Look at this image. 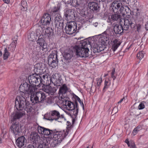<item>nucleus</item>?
<instances>
[{
	"mask_svg": "<svg viewBox=\"0 0 148 148\" xmlns=\"http://www.w3.org/2000/svg\"><path fill=\"white\" fill-rule=\"evenodd\" d=\"M20 88L23 89L25 93L31 95V101L34 104L43 103L46 100V96L44 92H36L38 89L37 87L30 85L26 82L22 84Z\"/></svg>",
	"mask_w": 148,
	"mask_h": 148,
	"instance_id": "f257e3e1",
	"label": "nucleus"
},
{
	"mask_svg": "<svg viewBox=\"0 0 148 148\" xmlns=\"http://www.w3.org/2000/svg\"><path fill=\"white\" fill-rule=\"evenodd\" d=\"M91 42L89 40L81 41L79 44L73 46L75 56L77 57L86 58L89 57L90 54L88 47H91Z\"/></svg>",
	"mask_w": 148,
	"mask_h": 148,
	"instance_id": "f03ea898",
	"label": "nucleus"
},
{
	"mask_svg": "<svg viewBox=\"0 0 148 148\" xmlns=\"http://www.w3.org/2000/svg\"><path fill=\"white\" fill-rule=\"evenodd\" d=\"M124 25H123L120 21V25L116 24L114 27V30L116 34H120L123 33L124 30H127L130 27L132 29H134L135 24L134 23V18L132 19L125 18L123 19Z\"/></svg>",
	"mask_w": 148,
	"mask_h": 148,
	"instance_id": "7ed1b4c3",
	"label": "nucleus"
},
{
	"mask_svg": "<svg viewBox=\"0 0 148 148\" xmlns=\"http://www.w3.org/2000/svg\"><path fill=\"white\" fill-rule=\"evenodd\" d=\"M64 130L63 131L53 132V140L51 143L52 146L55 147L60 144L62 140L67 135H66Z\"/></svg>",
	"mask_w": 148,
	"mask_h": 148,
	"instance_id": "20e7f679",
	"label": "nucleus"
},
{
	"mask_svg": "<svg viewBox=\"0 0 148 148\" xmlns=\"http://www.w3.org/2000/svg\"><path fill=\"white\" fill-rule=\"evenodd\" d=\"M64 29L66 33L68 34H72L76 32H79V29H77L76 23L74 21H71L65 25Z\"/></svg>",
	"mask_w": 148,
	"mask_h": 148,
	"instance_id": "39448f33",
	"label": "nucleus"
},
{
	"mask_svg": "<svg viewBox=\"0 0 148 148\" xmlns=\"http://www.w3.org/2000/svg\"><path fill=\"white\" fill-rule=\"evenodd\" d=\"M27 102L23 96H18L16 98L15 101V107L17 110L19 109L24 110V108Z\"/></svg>",
	"mask_w": 148,
	"mask_h": 148,
	"instance_id": "423d86ee",
	"label": "nucleus"
},
{
	"mask_svg": "<svg viewBox=\"0 0 148 148\" xmlns=\"http://www.w3.org/2000/svg\"><path fill=\"white\" fill-rule=\"evenodd\" d=\"M57 52L56 51H52L49 55L48 59V63L49 66L55 68L57 65L58 62Z\"/></svg>",
	"mask_w": 148,
	"mask_h": 148,
	"instance_id": "0eeeda50",
	"label": "nucleus"
},
{
	"mask_svg": "<svg viewBox=\"0 0 148 148\" xmlns=\"http://www.w3.org/2000/svg\"><path fill=\"white\" fill-rule=\"evenodd\" d=\"M111 10L114 13H121L123 12V6L121 3L119 2L118 1H114L110 6Z\"/></svg>",
	"mask_w": 148,
	"mask_h": 148,
	"instance_id": "6e6552de",
	"label": "nucleus"
},
{
	"mask_svg": "<svg viewBox=\"0 0 148 148\" xmlns=\"http://www.w3.org/2000/svg\"><path fill=\"white\" fill-rule=\"evenodd\" d=\"M52 137H48L43 138V143L39 144L38 148H48V144L49 143L51 140L52 139ZM36 146L35 143L29 144L27 147V148H36Z\"/></svg>",
	"mask_w": 148,
	"mask_h": 148,
	"instance_id": "1a4fd4ad",
	"label": "nucleus"
},
{
	"mask_svg": "<svg viewBox=\"0 0 148 148\" xmlns=\"http://www.w3.org/2000/svg\"><path fill=\"white\" fill-rule=\"evenodd\" d=\"M49 114H51V117L48 119L49 120H55L60 122H62L66 120L63 115H60L59 112L56 110H54L49 113Z\"/></svg>",
	"mask_w": 148,
	"mask_h": 148,
	"instance_id": "9d476101",
	"label": "nucleus"
},
{
	"mask_svg": "<svg viewBox=\"0 0 148 148\" xmlns=\"http://www.w3.org/2000/svg\"><path fill=\"white\" fill-rule=\"evenodd\" d=\"M54 23L55 27L63 29L64 26L66 24L64 23V21L61 17L60 14H58L56 16L54 19Z\"/></svg>",
	"mask_w": 148,
	"mask_h": 148,
	"instance_id": "9b49d317",
	"label": "nucleus"
},
{
	"mask_svg": "<svg viewBox=\"0 0 148 148\" xmlns=\"http://www.w3.org/2000/svg\"><path fill=\"white\" fill-rule=\"evenodd\" d=\"M69 89V88L65 84H62L60 87L58 92L59 99L63 100L66 97V94L68 91Z\"/></svg>",
	"mask_w": 148,
	"mask_h": 148,
	"instance_id": "f8f14e48",
	"label": "nucleus"
},
{
	"mask_svg": "<svg viewBox=\"0 0 148 148\" xmlns=\"http://www.w3.org/2000/svg\"><path fill=\"white\" fill-rule=\"evenodd\" d=\"M64 56L65 60L68 62H70L71 59L75 56L74 51L73 50V46L71 47V49H68L65 50L64 51Z\"/></svg>",
	"mask_w": 148,
	"mask_h": 148,
	"instance_id": "ddd939ff",
	"label": "nucleus"
},
{
	"mask_svg": "<svg viewBox=\"0 0 148 148\" xmlns=\"http://www.w3.org/2000/svg\"><path fill=\"white\" fill-rule=\"evenodd\" d=\"M38 130L39 134L47 136H51L53 132L52 130L40 126L38 127Z\"/></svg>",
	"mask_w": 148,
	"mask_h": 148,
	"instance_id": "4468645a",
	"label": "nucleus"
},
{
	"mask_svg": "<svg viewBox=\"0 0 148 148\" xmlns=\"http://www.w3.org/2000/svg\"><path fill=\"white\" fill-rule=\"evenodd\" d=\"M12 124L11 127V129L14 134L17 135L21 131L19 127L18 122L15 121H12Z\"/></svg>",
	"mask_w": 148,
	"mask_h": 148,
	"instance_id": "2eb2a0df",
	"label": "nucleus"
},
{
	"mask_svg": "<svg viewBox=\"0 0 148 148\" xmlns=\"http://www.w3.org/2000/svg\"><path fill=\"white\" fill-rule=\"evenodd\" d=\"M51 18L50 15L47 13L45 14L42 17L40 21L43 25H49L51 21Z\"/></svg>",
	"mask_w": 148,
	"mask_h": 148,
	"instance_id": "dca6fc26",
	"label": "nucleus"
},
{
	"mask_svg": "<svg viewBox=\"0 0 148 148\" xmlns=\"http://www.w3.org/2000/svg\"><path fill=\"white\" fill-rule=\"evenodd\" d=\"M70 106L68 108V110H75L73 111V114L74 116L76 117L79 111V108L77 102L76 101H75L74 102H71Z\"/></svg>",
	"mask_w": 148,
	"mask_h": 148,
	"instance_id": "f3484780",
	"label": "nucleus"
},
{
	"mask_svg": "<svg viewBox=\"0 0 148 148\" xmlns=\"http://www.w3.org/2000/svg\"><path fill=\"white\" fill-rule=\"evenodd\" d=\"M64 16L65 18L67 21L69 20H74L75 18L74 11L71 9L67 10L65 12Z\"/></svg>",
	"mask_w": 148,
	"mask_h": 148,
	"instance_id": "a211bd4d",
	"label": "nucleus"
},
{
	"mask_svg": "<svg viewBox=\"0 0 148 148\" xmlns=\"http://www.w3.org/2000/svg\"><path fill=\"white\" fill-rule=\"evenodd\" d=\"M25 114V112L24 110L19 109L18 110L17 112L12 114V118L11 121H17L16 120L22 117Z\"/></svg>",
	"mask_w": 148,
	"mask_h": 148,
	"instance_id": "6ab92c4d",
	"label": "nucleus"
},
{
	"mask_svg": "<svg viewBox=\"0 0 148 148\" xmlns=\"http://www.w3.org/2000/svg\"><path fill=\"white\" fill-rule=\"evenodd\" d=\"M104 49V48L102 45H98L97 44H95L92 46L91 45L90 50L91 51H93L94 53L99 52Z\"/></svg>",
	"mask_w": 148,
	"mask_h": 148,
	"instance_id": "aec40b11",
	"label": "nucleus"
},
{
	"mask_svg": "<svg viewBox=\"0 0 148 148\" xmlns=\"http://www.w3.org/2000/svg\"><path fill=\"white\" fill-rule=\"evenodd\" d=\"M43 90L46 92L50 94L53 95L56 91V89L54 87H52L50 86H46L43 88Z\"/></svg>",
	"mask_w": 148,
	"mask_h": 148,
	"instance_id": "412c9836",
	"label": "nucleus"
},
{
	"mask_svg": "<svg viewBox=\"0 0 148 148\" xmlns=\"http://www.w3.org/2000/svg\"><path fill=\"white\" fill-rule=\"evenodd\" d=\"M25 141L26 139L24 136H21L16 140V145L19 148H21L24 145Z\"/></svg>",
	"mask_w": 148,
	"mask_h": 148,
	"instance_id": "4be33fe9",
	"label": "nucleus"
},
{
	"mask_svg": "<svg viewBox=\"0 0 148 148\" xmlns=\"http://www.w3.org/2000/svg\"><path fill=\"white\" fill-rule=\"evenodd\" d=\"M61 7L60 5L58 4L57 6H54L51 9L50 14L52 16H55L60 14V10Z\"/></svg>",
	"mask_w": 148,
	"mask_h": 148,
	"instance_id": "5701e85b",
	"label": "nucleus"
},
{
	"mask_svg": "<svg viewBox=\"0 0 148 148\" xmlns=\"http://www.w3.org/2000/svg\"><path fill=\"white\" fill-rule=\"evenodd\" d=\"M88 6L89 8L93 11H97L99 8L98 4L95 2H90L88 3Z\"/></svg>",
	"mask_w": 148,
	"mask_h": 148,
	"instance_id": "b1692460",
	"label": "nucleus"
},
{
	"mask_svg": "<svg viewBox=\"0 0 148 148\" xmlns=\"http://www.w3.org/2000/svg\"><path fill=\"white\" fill-rule=\"evenodd\" d=\"M50 77V76L49 75H43L42 77H41V84H43L44 85H49L50 84V81L49 80Z\"/></svg>",
	"mask_w": 148,
	"mask_h": 148,
	"instance_id": "393cba45",
	"label": "nucleus"
},
{
	"mask_svg": "<svg viewBox=\"0 0 148 148\" xmlns=\"http://www.w3.org/2000/svg\"><path fill=\"white\" fill-rule=\"evenodd\" d=\"M30 138L36 143L37 142L38 143H41L40 137L37 133L35 132H32L30 135Z\"/></svg>",
	"mask_w": 148,
	"mask_h": 148,
	"instance_id": "a878e982",
	"label": "nucleus"
},
{
	"mask_svg": "<svg viewBox=\"0 0 148 148\" xmlns=\"http://www.w3.org/2000/svg\"><path fill=\"white\" fill-rule=\"evenodd\" d=\"M42 66L41 63H37L34 66V70L36 73H37L38 75L42 73L43 72Z\"/></svg>",
	"mask_w": 148,
	"mask_h": 148,
	"instance_id": "bb28decb",
	"label": "nucleus"
},
{
	"mask_svg": "<svg viewBox=\"0 0 148 148\" xmlns=\"http://www.w3.org/2000/svg\"><path fill=\"white\" fill-rule=\"evenodd\" d=\"M112 44V49L113 51H114L120 45L121 42L117 39H115L113 41Z\"/></svg>",
	"mask_w": 148,
	"mask_h": 148,
	"instance_id": "cd10ccee",
	"label": "nucleus"
},
{
	"mask_svg": "<svg viewBox=\"0 0 148 148\" xmlns=\"http://www.w3.org/2000/svg\"><path fill=\"white\" fill-rule=\"evenodd\" d=\"M37 37L35 32L32 31H30L27 35L28 40L31 41H33L37 38Z\"/></svg>",
	"mask_w": 148,
	"mask_h": 148,
	"instance_id": "c85d7f7f",
	"label": "nucleus"
},
{
	"mask_svg": "<svg viewBox=\"0 0 148 148\" xmlns=\"http://www.w3.org/2000/svg\"><path fill=\"white\" fill-rule=\"evenodd\" d=\"M36 78L37 79L36 80H35V82L34 83V84H33L32 86H34L36 87V86H38L39 87H40L41 84V76H40V75L38 74H36Z\"/></svg>",
	"mask_w": 148,
	"mask_h": 148,
	"instance_id": "c756f323",
	"label": "nucleus"
},
{
	"mask_svg": "<svg viewBox=\"0 0 148 148\" xmlns=\"http://www.w3.org/2000/svg\"><path fill=\"white\" fill-rule=\"evenodd\" d=\"M32 104H30L28 101H27L26 104L24 108V110L26 111L27 113H29L32 111Z\"/></svg>",
	"mask_w": 148,
	"mask_h": 148,
	"instance_id": "7c9ffc66",
	"label": "nucleus"
},
{
	"mask_svg": "<svg viewBox=\"0 0 148 148\" xmlns=\"http://www.w3.org/2000/svg\"><path fill=\"white\" fill-rule=\"evenodd\" d=\"M37 74H33L32 75L29 76L28 77V80L29 82V83L31 84V85L29 84L30 85L32 86L33 84H34V83L35 82V80H36V79L37 78H36Z\"/></svg>",
	"mask_w": 148,
	"mask_h": 148,
	"instance_id": "2f4dec72",
	"label": "nucleus"
},
{
	"mask_svg": "<svg viewBox=\"0 0 148 148\" xmlns=\"http://www.w3.org/2000/svg\"><path fill=\"white\" fill-rule=\"evenodd\" d=\"M122 14L123 15L125 14L127 16H129L130 14H131V10L128 6H123V12H122Z\"/></svg>",
	"mask_w": 148,
	"mask_h": 148,
	"instance_id": "473e14b6",
	"label": "nucleus"
},
{
	"mask_svg": "<svg viewBox=\"0 0 148 148\" xmlns=\"http://www.w3.org/2000/svg\"><path fill=\"white\" fill-rule=\"evenodd\" d=\"M119 13H116L112 14L111 16V18L113 21H120L121 19V16L118 14Z\"/></svg>",
	"mask_w": 148,
	"mask_h": 148,
	"instance_id": "72a5a7b5",
	"label": "nucleus"
},
{
	"mask_svg": "<svg viewBox=\"0 0 148 148\" xmlns=\"http://www.w3.org/2000/svg\"><path fill=\"white\" fill-rule=\"evenodd\" d=\"M10 53L6 48L3 49V60H7L10 56Z\"/></svg>",
	"mask_w": 148,
	"mask_h": 148,
	"instance_id": "f704fd0d",
	"label": "nucleus"
},
{
	"mask_svg": "<svg viewBox=\"0 0 148 148\" xmlns=\"http://www.w3.org/2000/svg\"><path fill=\"white\" fill-rule=\"evenodd\" d=\"M42 51L41 47L39 45L36 47L35 49L33 52L35 55L37 56L39 55H41V53Z\"/></svg>",
	"mask_w": 148,
	"mask_h": 148,
	"instance_id": "c9c22d12",
	"label": "nucleus"
},
{
	"mask_svg": "<svg viewBox=\"0 0 148 148\" xmlns=\"http://www.w3.org/2000/svg\"><path fill=\"white\" fill-rule=\"evenodd\" d=\"M45 34L48 37H50L53 34V30L52 29L49 27L45 31Z\"/></svg>",
	"mask_w": 148,
	"mask_h": 148,
	"instance_id": "e433bc0d",
	"label": "nucleus"
},
{
	"mask_svg": "<svg viewBox=\"0 0 148 148\" xmlns=\"http://www.w3.org/2000/svg\"><path fill=\"white\" fill-rule=\"evenodd\" d=\"M44 37L43 35L39 36L38 39L37 41V43L39 45H42V44L45 43Z\"/></svg>",
	"mask_w": 148,
	"mask_h": 148,
	"instance_id": "4c0bfd02",
	"label": "nucleus"
},
{
	"mask_svg": "<svg viewBox=\"0 0 148 148\" xmlns=\"http://www.w3.org/2000/svg\"><path fill=\"white\" fill-rule=\"evenodd\" d=\"M80 0H70V3L73 6H77L80 5Z\"/></svg>",
	"mask_w": 148,
	"mask_h": 148,
	"instance_id": "58836bf2",
	"label": "nucleus"
},
{
	"mask_svg": "<svg viewBox=\"0 0 148 148\" xmlns=\"http://www.w3.org/2000/svg\"><path fill=\"white\" fill-rule=\"evenodd\" d=\"M73 126L71 125V123L69 121L67 122V127L66 129L65 132L66 133V135H67L69 134V132L71 128Z\"/></svg>",
	"mask_w": 148,
	"mask_h": 148,
	"instance_id": "ea45409f",
	"label": "nucleus"
},
{
	"mask_svg": "<svg viewBox=\"0 0 148 148\" xmlns=\"http://www.w3.org/2000/svg\"><path fill=\"white\" fill-rule=\"evenodd\" d=\"M63 103V105L66 106L65 108L68 110V108L70 106V104L71 102L70 101L65 100L64 99L62 100Z\"/></svg>",
	"mask_w": 148,
	"mask_h": 148,
	"instance_id": "a19ab883",
	"label": "nucleus"
},
{
	"mask_svg": "<svg viewBox=\"0 0 148 148\" xmlns=\"http://www.w3.org/2000/svg\"><path fill=\"white\" fill-rule=\"evenodd\" d=\"M40 46L41 47L42 51L46 52L48 51V47L46 43L45 42L42 44V45H40Z\"/></svg>",
	"mask_w": 148,
	"mask_h": 148,
	"instance_id": "79ce46f5",
	"label": "nucleus"
},
{
	"mask_svg": "<svg viewBox=\"0 0 148 148\" xmlns=\"http://www.w3.org/2000/svg\"><path fill=\"white\" fill-rule=\"evenodd\" d=\"M42 30V27L41 26H39L38 29H36L35 34L37 35V37L41 35V31Z\"/></svg>",
	"mask_w": 148,
	"mask_h": 148,
	"instance_id": "37998d69",
	"label": "nucleus"
},
{
	"mask_svg": "<svg viewBox=\"0 0 148 148\" xmlns=\"http://www.w3.org/2000/svg\"><path fill=\"white\" fill-rule=\"evenodd\" d=\"M144 53L143 51L139 52L137 54V57L140 60L144 57Z\"/></svg>",
	"mask_w": 148,
	"mask_h": 148,
	"instance_id": "c03bdc74",
	"label": "nucleus"
},
{
	"mask_svg": "<svg viewBox=\"0 0 148 148\" xmlns=\"http://www.w3.org/2000/svg\"><path fill=\"white\" fill-rule=\"evenodd\" d=\"M18 36H16L15 37L16 38V40H14L13 42H12V43L11 44V45H10L9 47V48L10 47H12L13 49H14H14L16 47V45L17 44V40L18 38Z\"/></svg>",
	"mask_w": 148,
	"mask_h": 148,
	"instance_id": "a18cd8bd",
	"label": "nucleus"
},
{
	"mask_svg": "<svg viewBox=\"0 0 148 148\" xmlns=\"http://www.w3.org/2000/svg\"><path fill=\"white\" fill-rule=\"evenodd\" d=\"M75 101H76L77 102V101H78L80 104L82 106V108L84 110V106L83 104V102H82L81 101L80 99L77 96H75Z\"/></svg>",
	"mask_w": 148,
	"mask_h": 148,
	"instance_id": "49530a36",
	"label": "nucleus"
},
{
	"mask_svg": "<svg viewBox=\"0 0 148 148\" xmlns=\"http://www.w3.org/2000/svg\"><path fill=\"white\" fill-rule=\"evenodd\" d=\"M21 5L22 7L25 9L27 10V3L26 1L24 0H22L21 3Z\"/></svg>",
	"mask_w": 148,
	"mask_h": 148,
	"instance_id": "de8ad7c7",
	"label": "nucleus"
},
{
	"mask_svg": "<svg viewBox=\"0 0 148 148\" xmlns=\"http://www.w3.org/2000/svg\"><path fill=\"white\" fill-rule=\"evenodd\" d=\"M96 81L97 82L96 86L97 87H99L101 85V83L102 82V77H100L96 79Z\"/></svg>",
	"mask_w": 148,
	"mask_h": 148,
	"instance_id": "09e8293b",
	"label": "nucleus"
},
{
	"mask_svg": "<svg viewBox=\"0 0 148 148\" xmlns=\"http://www.w3.org/2000/svg\"><path fill=\"white\" fill-rule=\"evenodd\" d=\"M110 85V83L108 81L106 80H105L104 83V86L103 88V90L105 89L106 88H108L109 86Z\"/></svg>",
	"mask_w": 148,
	"mask_h": 148,
	"instance_id": "8fccbe9b",
	"label": "nucleus"
},
{
	"mask_svg": "<svg viewBox=\"0 0 148 148\" xmlns=\"http://www.w3.org/2000/svg\"><path fill=\"white\" fill-rule=\"evenodd\" d=\"M130 147L131 148H136L134 142L133 141H130Z\"/></svg>",
	"mask_w": 148,
	"mask_h": 148,
	"instance_id": "3c124183",
	"label": "nucleus"
},
{
	"mask_svg": "<svg viewBox=\"0 0 148 148\" xmlns=\"http://www.w3.org/2000/svg\"><path fill=\"white\" fill-rule=\"evenodd\" d=\"M139 127H136L135 128L133 131V132H132V133L134 135H135L137 132H138V131H139Z\"/></svg>",
	"mask_w": 148,
	"mask_h": 148,
	"instance_id": "603ef678",
	"label": "nucleus"
},
{
	"mask_svg": "<svg viewBox=\"0 0 148 148\" xmlns=\"http://www.w3.org/2000/svg\"><path fill=\"white\" fill-rule=\"evenodd\" d=\"M118 110L117 109V108L116 107H114L112 111V112L111 113V114H112V115H114V114H116L117 112H118Z\"/></svg>",
	"mask_w": 148,
	"mask_h": 148,
	"instance_id": "864d4df0",
	"label": "nucleus"
},
{
	"mask_svg": "<svg viewBox=\"0 0 148 148\" xmlns=\"http://www.w3.org/2000/svg\"><path fill=\"white\" fill-rule=\"evenodd\" d=\"M114 73H115V69H113L111 72V77L112 78H113V80H114L116 78V77L114 75Z\"/></svg>",
	"mask_w": 148,
	"mask_h": 148,
	"instance_id": "5fc2aeb1",
	"label": "nucleus"
},
{
	"mask_svg": "<svg viewBox=\"0 0 148 148\" xmlns=\"http://www.w3.org/2000/svg\"><path fill=\"white\" fill-rule=\"evenodd\" d=\"M145 106L144 104L142 103H140L138 106V109L140 110L144 108Z\"/></svg>",
	"mask_w": 148,
	"mask_h": 148,
	"instance_id": "6e6d98bb",
	"label": "nucleus"
},
{
	"mask_svg": "<svg viewBox=\"0 0 148 148\" xmlns=\"http://www.w3.org/2000/svg\"><path fill=\"white\" fill-rule=\"evenodd\" d=\"M126 98V97H123V98L121 99V100L118 102V103H121L123 101H124Z\"/></svg>",
	"mask_w": 148,
	"mask_h": 148,
	"instance_id": "4d7b16f0",
	"label": "nucleus"
},
{
	"mask_svg": "<svg viewBox=\"0 0 148 148\" xmlns=\"http://www.w3.org/2000/svg\"><path fill=\"white\" fill-rule=\"evenodd\" d=\"M137 31L139 32L141 28V26L140 25H138L137 26Z\"/></svg>",
	"mask_w": 148,
	"mask_h": 148,
	"instance_id": "13d9d810",
	"label": "nucleus"
},
{
	"mask_svg": "<svg viewBox=\"0 0 148 148\" xmlns=\"http://www.w3.org/2000/svg\"><path fill=\"white\" fill-rule=\"evenodd\" d=\"M145 26L146 29L147 30H148V21L146 22Z\"/></svg>",
	"mask_w": 148,
	"mask_h": 148,
	"instance_id": "bf43d9fd",
	"label": "nucleus"
},
{
	"mask_svg": "<svg viewBox=\"0 0 148 148\" xmlns=\"http://www.w3.org/2000/svg\"><path fill=\"white\" fill-rule=\"evenodd\" d=\"M125 142L127 144L128 146H130V142H129L128 140H126L125 141Z\"/></svg>",
	"mask_w": 148,
	"mask_h": 148,
	"instance_id": "052dcab7",
	"label": "nucleus"
},
{
	"mask_svg": "<svg viewBox=\"0 0 148 148\" xmlns=\"http://www.w3.org/2000/svg\"><path fill=\"white\" fill-rule=\"evenodd\" d=\"M49 80L50 81L51 84V83H53V81H54L53 79L52 78H51L50 76V78H49Z\"/></svg>",
	"mask_w": 148,
	"mask_h": 148,
	"instance_id": "680f3d73",
	"label": "nucleus"
},
{
	"mask_svg": "<svg viewBox=\"0 0 148 148\" xmlns=\"http://www.w3.org/2000/svg\"><path fill=\"white\" fill-rule=\"evenodd\" d=\"M49 80L50 81L51 84V83H53V81H54L53 79L52 78H51L50 76V78H49Z\"/></svg>",
	"mask_w": 148,
	"mask_h": 148,
	"instance_id": "e2e57ef3",
	"label": "nucleus"
},
{
	"mask_svg": "<svg viewBox=\"0 0 148 148\" xmlns=\"http://www.w3.org/2000/svg\"><path fill=\"white\" fill-rule=\"evenodd\" d=\"M56 76H55V75H52L51 77V78H52V79H53V81H56V79H55V78H56Z\"/></svg>",
	"mask_w": 148,
	"mask_h": 148,
	"instance_id": "0e129e2a",
	"label": "nucleus"
},
{
	"mask_svg": "<svg viewBox=\"0 0 148 148\" xmlns=\"http://www.w3.org/2000/svg\"><path fill=\"white\" fill-rule=\"evenodd\" d=\"M60 81H61V80H59V79L58 80V81H58V82H57L58 86H60L61 85H62V83L61 82H60V83H58V81L60 82Z\"/></svg>",
	"mask_w": 148,
	"mask_h": 148,
	"instance_id": "69168bd1",
	"label": "nucleus"
},
{
	"mask_svg": "<svg viewBox=\"0 0 148 148\" xmlns=\"http://www.w3.org/2000/svg\"><path fill=\"white\" fill-rule=\"evenodd\" d=\"M3 1L5 3H8L9 2V0H3Z\"/></svg>",
	"mask_w": 148,
	"mask_h": 148,
	"instance_id": "338daca9",
	"label": "nucleus"
},
{
	"mask_svg": "<svg viewBox=\"0 0 148 148\" xmlns=\"http://www.w3.org/2000/svg\"><path fill=\"white\" fill-rule=\"evenodd\" d=\"M75 121V120L74 119H72V123L73 124L74 123Z\"/></svg>",
	"mask_w": 148,
	"mask_h": 148,
	"instance_id": "774afa93",
	"label": "nucleus"
}]
</instances>
